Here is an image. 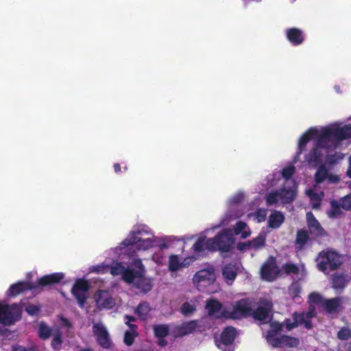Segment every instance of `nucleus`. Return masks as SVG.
<instances>
[{
    "label": "nucleus",
    "mask_w": 351,
    "mask_h": 351,
    "mask_svg": "<svg viewBox=\"0 0 351 351\" xmlns=\"http://www.w3.org/2000/svg\"><path fill=\"white\" fill-rule=\"evenodd\" d=\"M312 139H315L314 147L304 158L309 165H319L315 176L316 182H338L339 176L330 173L323 163L332 165L343 159V154L336 150L342 147L345 141L351 139V123L335 121L325 126L308 128L298 138L296 155L293 160L294 163L299 160L300 155Z\"/></svg>",
    "instance_id": "nucleus-1"
},
{
    "label": "nucleus",
    "mask_w": 351,
    "mask_h": 351,
    "mask_svg": "<svg viewBox=\"0 0 351 351\" xmlns=\"http://www.w3.org/2000/svg\"><path fill=\"white\" fill-rule=\"evenodd\" d=\"M184 240L176 236L157 237L147 225L139 223L134 226L126 238L110 252L118 253L119 256L128 253L134 254L135 250L147 251L154 246L163 250L173 246L176 241Z\"/></svg>",
    "instance_id": "nucleus-2"
},
{
    "label": "nucleus",
    "mask_w": 351,
    "mask_h": 351,
    "mask_svg": "<svg viewBox=\"0 0 351 351\" xmlns=\"http://www.w3.org/2000/svg\"><path fill=\"white\" fill-rule=\"evenodd\" d=\"M295 171V167L289 165L282 171L275 172L267 178L271 186H278L271 190L265 196L266 204L269 206L276 207L291 203L296 197L297 184L291 178Z\"/></svg>",
    "instance_id": "nucleus-3"
},
{
    "label": "nucleus",
    "mask_w": 351,
    "mask_h": 351,
    "mask_svg": "<svg viewBox=\"0 0 351 351\" xmlns=\"http://www.w3.org/2000/svg\"><path fill=\"white\" fill-rule=\"evenodd\" d=\"M127 267L117 264L111 268L112 276H121L124 282L132 285L144 292L149 291L152 287V280L144 276L145 269L141 259L130 257Z\"/></svg>",
    "instance_id": "nucleus-4"
},
{
    "label": "nucleus",
    "mask_w": 351,
    "mask_h": 351,
    "mask_svg": "<svg viewBox=\"0 0 351 351\" xmlns=\"http://www.w3.org/2000/svg\"><path fill=\"white\" fill-rule=\"evenodd\" d=\"M206 230L200 234L197 240L192 246V250L194 252L199 254L206 250L228 252L234 248L236 239L232 229L228 228H223L212 238H207L206 234L213 232L214 230L206 232Z\"/></svg>",
    "instance_id": "nucleus-5"
},
{
    "label": "nucleus",
    "mask_w": 351,
    "mask_h": 351,
    "mask_svg": "<svg viewBox=\"0 0 351 351\" xmlns=\"http://www.w3.org/2000/svg\"><path fill=\"white\" fill-rule=\"evenodd\" d=\"M298 325H303L302 324H296L295 321L293 319H287L283 323H278L276 322H271L269 324V329L266 335L267 342L274 348H296L300 343L298 338L284 335L282 332L285 329L291 330Z\"/></svg>",
    "instance_id": "nucleus-6"
},
{
    "label": "nucleus",
    "mask_w": 351,
    "mask_h": 351,
    "mask_svg": "<svg viewBox=\"0 0 351 351\" xmlns=\"http://www.w3.org/2000/svg\"><path fill=\"white\" fill-rule=\"evenodd\" d=\"M271 306L269 301L264 300L253 311L254 302L250 299H243L229 306V318L238 319L252 315L256 319L267 322L269 319Z\"/></svg>",
    "instance_id": "nucleus-7"
},
{
    "label": "nucleus",
    "mask_w": 351,
    "mask_h": 351,
    "mask_svg": "<svg viewBox=\"0 0 351 351\" xmlns=\"http://www.w3.org/2000/svg\"><path fill=\"white\" fill-rule=\"evenodd\" d=\"M192 283L198 291L213 293L217 291V270L214 265L206 264L197 271L192 278Z\"/></svg>",
    "instance_id": "nucleus-8"
},
{
    "label": "nucleus",
    "mask_w": 351,
    "mask_h": 351,
    "mask_svg": "<svg viewBox=\"0 0 351 351\" xmlns=\"http://www.w3.org/2000/svg\"><path fill=\"white\" fill-rule=\"evenodd\" d=\"M245 197V194L243 191H237L232 195L226 201L227 210L221 216L219 223L207 228L206 232L221 227H225L234 220L241 217L244 213L240 208L239 204L244 200Z\"/></svg>",
    "instance_id": "nucleus-9"
},
{
    "label": "nucleus",
    "mask_w": 351,
    "mask_h": 351,
    "mask_svg": "<svg viewBox=\"0 0 351 351\" xmlns=\"http://www.w3.org/2000/svg\"><path fill=\"white\" fill-rule=\"evenodd\" d=\"M308 302L310 304L308 311L306 313H294L293 319L296 324H302L306 328H311V319L316 315V307L319 305L324 306V300L317 293H312L308 295Z\"/></svg>",
    "instance_id": "nucleus-10"
},
{
    "label": "nucleus",
    "mask_w": 351,
    "mask_h": 351,
    "mask_svg": "<svg viewBox=\"0 0 351 351\" xmlns=\"http://www.w3.org/2000/svg\"><path fill=\"white\" fill-rule=\"evenodd\" d=\"M316 262L319 270L328 274L330 271L337 269L341 265L343 258L334 251H322L316 258Z\"/></svg>",
    "instance_id": "nucleus-11"
},
{
    "label": "nucleus",
    "mask_w": 351,
    "mask_h": 351,
    "mask_svg": "<svg viewBox=\"0 0 351 351\" xmlns=\"http://www.w3.org/2000/svg\"><path fill=\"white\" fill-rule=\"evenodd\" d=\"M118 246L111 248L107 252V258L105 261L101 264L94 265L90 267V271L97 274H106L108 271L111 273V268L117 264H123V262H119L118 260H122L125 256H128L130 258L133 256V254L125 253L119 256L118 253L110 252L113 249L117 248Z\"/></svg>",
    "instance_id": "nucleus-12"
},
{
    "label": "nucleus",
    "mask_w": 351,
    "mask_h": 351,
    "mask_svg": "<svg viewBox=\"0 0 351 351\" xmlns=\"http://www.w3.org/2000/svg\"><path fill=\"white\" fill-rule=\"evenodd\" d=\"M21 312L19 305L16 304L8 305L3 302H0V323L8 325L14 323L20 319Z\"/></svg>",
    "instance_id": "nucleus-13"
},
{
    "label": "nucleus",
    "mask_w": 351,
    "mask_h": 351,
    "mask_svg": "<svg viewBox=\"0 0 351 351\" xmlns=\"http://www.w3.org/2000/svg\"><path fill=\"white\" fill-rule=\"evenodd\" d=\"M88 284L86 281L79 279L74 284L71 292L77 300L79 306L82 308L84 306L86 300L88 298Z\"/></svg>",
    "instance_id": "nucleus-14"
},
{
    "label": "nucleus",
    "mask_w": 351,
    "mask_h": 351,
    "mask_svg": "<svg viewBox=\"0 0 351 351\" xmlns=\"http://www.w3.org/2000/svg\"><path fill=\"white\" fill-rule=\"evenodd\" d=\"M206 308L209 315L216 318L228 319L230 317L228 309L229 306H223L216 300H210L207 301Z\"/></svg>",
    "instance_id": "nucleus-15"
},
{
    "label": "nucleus",
    "mask_w": 351,
    "mask_h": 351,
    "mask_svg": "<svg viewBox=\"0 0 351 351\" xmlns=\"http://www.w3.org/2000/svg\"><path fill=\"white\" fill-rule=\"evenodd\" d=\"M197 258L194 256H189L184 258L178 255L171 254L169 257L168 267L170 271L176 272L183 267H189Z\"/></svg>",
    "instance_id": "nucleus-16"
},
{
    "label": "nucleus",
    "mask_w": 351,
    "mask_h": 351,
    "mask_svg": "<svg viewBox=\"0 0 351 351\" xmlns=\"http://www.w3.org/2000/svg\"><path fill=\"white\" fill-rule=\"evenodd\" d=\"M280 271L276 266V261L273 258L268 259L261 269V275L266 281H273L278 276Z\"/></svg>",
    "instance_id": "nucleus-17"
},
{
    "label": "nucleus",
    "mask_w": 351,
    "mask_h": 351,
    "mask_svg": "<svg viewBox=\"0 0 351 351\" xmlns=\"http://www.w3.org/2000/svg\"><path fill=\"white\" fill-rule=\"evenodd\" d=\"M236 337V330L233 327L226 328L221 335V340L217 344L223 351H234L232 343Z\"/></svg>",
    "instance_id": "nucleus-18"
},
{
    "label": "nucleus",
    "mask_w": 351,
    "mask_h": 351,
    "mask_svg": "<svg viewBox=\"0 0 351 351\" xmlns=\"http://www.w3.org/2000/svg\"><path fill=\"white\" fill-rule=\"evenodd\" d=\"M239 268V264L237 263H231L223 266L221 275L223 280L227 285H232L237 276Z\"/></svg>",
    "instance_id": "nucleus-19"
},
{
    "label": "nucleus",
    "mask_w": 351,
    "mask_h": 351,
    "mask_svg": "<svg viewBox=\"0 0 351 351\" xmlns=\"http://www.w3.org/2000/svg\"><path fill=\"white\" fill-rule=\"evenodd\" d=\"M93 332L97 337L99 344L104 348L110 346L109 334L106 328L101 323H95L93 325Z\"/></svg>",
    "instance_id": "nucleus-20"
},
{
    "label": "nucleus",
    "mask_w": 351,
    "mask_h": 351,
    "mask_svg": "<svg viewBox=\"0 0 351 351\" xmlns=\"http://www.w3.org/2000/svg\"><path fill=\"white\" fill-rule=\"evenodd\" d=\"M96 304L100 309L111 308L114 304V300L112 298L110 293L106 291H99L94 296Z\"/></svg>",
    "instance_id": "nucleus-21"
},
{
    "label": "nucleus",
    "mask_w": 351,
    "mask_h": 351,
    "mask_svg": "<svg viewBox=\"0 0 351 351\" xmlns=\"http://www.w3.org/2000/svg\"><path fill=\"white\" fill-rule=\"evenodd\" d=\"M286 36L287 40L293 45H301L304 40V34L299 28L291 27L286 30Z\"/></svg>",
    "instance_id": "nucleus-22"
},
{
    "label": "nucleus",
    "mask_w": 351,
    "mask_h": 351,
    "mask_svg": "<svg viewBox=\"0 0 351 351\" xmlns=\"http://www.w3.org/2000/svg\"><path fill=\"white\" fill-rule=\"evenodd\" d=\"M285 219L282 213L278 210H271L267 219V228L270 229H278L284 223Z\"/></svg>",
    "instance_id": "nucleus-23"
},
{
    "label": "nucleus",
    "mask_w": 351,
    "mask_h": 351,
    "mask_svg": "<svg viewBox=\"0 0 351 351\" xmlns=\"http://www.w3.org/2000/svg\"><path fill=\"white\" fill-rule=\"evenodd\" d=\"M35 288L36 287H33L28 282H19L10 286V287L7 291V295L9 297H15L27 290L33 289Z\"/></svg>",
    "instance_id": "nucleus-24"
},
{
    "label": "nucleus",
    "mask_w": 351,
    "mask_h": 351,
    "mask_svg": "<svg viewBox=\"0 0 351 351\" xmlns=\"http://www.w3.org/2000/svg\"><path fill=\"white\" fill-rule=\"evenodd\" d=\"M64 278V274L62 272L45 275L38 280V286H46L54 283H58Z\"/></svg>",
    "instance_id": "nucleus-25"
},
{
    "label": "nucleus",
    "mask_w": 351,
    "mask_h": 351,
    "mask_svg": "<svg viewBox=\"0 0 351 351\" xmlns=\"http://www.w3.org/2000/svg\"><path fill=\"white\" fill-rule=\"evenodd\" d=\"M343 301L342 298L324 300V306L328 313H337L342 309Z\"/></svg>",
    "instance_id": "nucleus-26"
},
{
    "label": "nucleus",
    "mask_w": 351,
    "mask_h": 351,
    "mask_svg": "<svg viewBox=\"0 0 351 351\" xmlns=\"http://www.w3.org/2000/svg\"><path fill=\"white\" fill-rule=\"evenodd\" d=\"M234 235H240L241 238L244 239L249 237L252 234V230L248 225L242 221H238L232 230Z\"/></svg>",
    "instance_id": "nucleus-27"
},
{
    "label": "nucleus",
    "mask_w": 351,
    "mask_h": 351,
    "mask_svg": "<svg viewBox=\"0 0 351 351\" xmlns=\"http://www.w3.org/2000/svg\"><path fill=\"white\" fill-rule=\"evenodd\" d=\"M306 194L309 197L313 208H318L324 197V193L322 191H319L315 186L313 189L308 190L306 191Z\"/></svg>",
    "instance_id": "nucleus-28"
},
{
    "label": "nucleus",
    "mask_w": 351,
    "mask_h": 351,
    "mask_svg": "<svg viewBox=\"0 0 351 351\" xmlns=\"http://www.w3.org/2000/svg\"><path fill=\"white\" fill-rule=\"evenodd\" d=\"M306 220L308 229L311 234L319 235L322 233V228L311 213H306Z\"/></svg>",
    "instance_id": "nucleus-29"
},
{
    "label": "nucleus",
    "mask_w": 351,
    "mask_h": 351,
    "mask_svg": "<svg viewBox=\"0 0 351 351\" xmlns=\"http://www.w3.org/2000/svg\"><path fill=\"white\" fill-rule=\"evenodd\" d=\"M282 270L290 275H296L300 280L305 276V270L303 265L296 266L292 263H287L283 265Z\"/></svg>",
    "instance_id": "nucleus-30"
},
{
    "label": "nucleus",
    "mask_w": 351,
    "mask_h": 351,
    "mask_svg": "<svg viewBox=\"0 0 351 351\" xmlns=\"http://www.w3.org/2000/svg\"><path fill=\"white\" fill-rule=\"evenodd\" d=\"M125 319L127 320L125 322V323L130 328V330L125 332V337H124V342L128 346H130L132 343V342H133V341L134 339V337L136 335V332L135 329H134L135 326L134 325H132V324H129V322L134 321V318L133 317H130V316L126 315L125 316Z\"/></svg>",
    "instance_id": "nucleus-31"
},
{
    "label": "nucleus",
    "mask_w": 351,
    "mask_h": 351,
    "mask_svg": "<svg viewBox=\"0 0 351 351\" xmlns=\"http://www.w3.org/2000/svg\"><path fill=\"white\" fill-rule=\"evenodd\" d=\"M154 332L157 337H159L158 343L160 346H165L167 344V341L162 338L167 335L169 332V328L166 325H158L155 326Z\"/></svg>",
    "instance_id": "nucleus-32"
},
{
    "label": "nucleus",
    "mask_w": 351,
    "mask_h": 351,
    "mask_svg": "<svg viewBox=\"0 0 351 351\" xmlns=\"http://www.w3.org/2000/svg\"><path fill=\"white\" fill-rule=\"evenodd\" d=\"M266 240V232H261L256 238L248 241L250 248L252 250H258L264 247Z\"/></svg>",
    "instance_id": "nucleus-33"
},
{
    "label": "nucleus",
    "mask_w": 351,
    "mask_h": 351,
    "mask_svg": "<svg viewBox=\"0 0 351 351\" xmlns=\"http://www.w3.org/2000/svg\"><path fill=\"white\" fill-rule=\"evenodd\" d=\"M350 280L348 275L337 274L333 276L332 284L335 289H343Z\"/></svg>",
    "instance_id": "nucleus-34"
},
{
    "label": "nucleus",
    "mask_w": 351,
    "mask_h": 351,
    "mask_svg": "<svg viewBox=\"0 0 351 351\" xmlns=\"http://www.w3.org/2000/svg\"><path fill=\"white\" fill-rule=\"evenodd\" d=\"M267 215V210L266 208H258L254 213H250L247 215L248 218L253 217L254 220L257 223H261L265 221Z\"/></svg>",
    "instance_id": "nucleus-35"
},
{
    "label": "nucleus",
    "mask_w": 351,
    "mask_h": 351,
    "mask_svg": "<svg viewBox=\"0 0 351 351\" xmlns=\"http://www.w3.org/2000/svg\"><path fill=\"white\" fill-rule=\"evenodd\" d=\"M301 292V287L298 282L292 283L288 288L287 294V297L290 299L296 300L300 298Z\"/></svg>",
    "instance_id": "nucleus-36"
},
{
    "label": "nucleus",
    "mask_w": 351,
    "mask_h": 351,
    "mask_svg": "<svg viewBox=\"0 0 351 351\" xmlns=\"http://www.w3.org/2000/svg\"><path fill=\"white\" fill-rule=\"evenodd\" d=\"M197 303L196 300L184 302L181 308V312L184 315L192 314L196 310Z\"/></svg>",
    "instance_id": "nucleus-37"
},
{
    "label": "nucleus",
    "mask_w": 351,
    "mask_h": 351,
    "mask_svg": "<svg viewBox=\"0 0 351 351\" xmlns=\"http://www.w3.org/2000/svg\"><path fill=\"white\" fill-rule=\"evenodd\" d=\"M197 324L195 321H191L183 323L180 327V333L185 335L191 333L197 327Z\"/></svg>",
    "instance_id": "nucleus-38"
},
{
    "label": "nucleus",
    "mask_w": 351,
    "mask_h": 351,
    "mask_svg": "<svg viewBox=\"0 0 351 351\" xmlns=\"http://www.w3.org/2000/svg\"><path fill=\"white\" fill-rule=\"evenodd\" d=\"M150 311V308L148 304L143 302L140 304L135 311L136 314L141 319H145Z\"/></svg>",
    "instance_id": "nucleus-39"
},
{
    "label": "nucleus",
    "mask_w": 351,
    "mask_h": 351,
    "mask_svg": "<svg viewBox=\"0 0 351 351\" xmlns=\"http://www.w3.org/2000/svg\"><path fill=\"white\" fill-rule=\"evenodd\" d=\"M38 334L40 338L44 339H48L51 334V330L45 323H40L38 325Z\"/></svg>",
    "instance_id": "nucleus-40"
},
{
    "label": "nucleus",
    "mask_w": 351,
    "mask_h": 351,
    "mask_svg": "<svg viewBox=\"0 0 351 351\" xmlns=\"http://www.w3.org/2000/svg\"><path fill=\"white\" fill-rule=\"evenodd\" d=\"M330 204L331 208L328 211V215L330 218L337 217L341 214V204H339L337 201H332Z\"/></svg>",
    "instance_id": "nucleus-41"
},
{
    "label": "nucleus",
    "mask_w": 351,
    "mask_h": 351,
    "mask_svg": "<svg viewBox=\"0 0 351 351\" xmlns=\"http://www.w3.org/2000/svg\"><path fill=\"white\" fill-rule=\"evenodd\" d=\"M308 240V234L306 231L301 230L298 232L296 244L299 247H302Z\"/></svg>",
    "instance_id": "nucleus-42"
},
{
    "label": "nucleus",
    "mask_w": 351,
    "mask_h": 351,
    "mask_svg": "<svg viewBox=\"0 0 351 351\" xmlns=\"http://www.w3.org/2000/svg\"><path fill=\"white\" fill-rule=\"evenodd\" d=\"M152 259L156 264L162 265L165 259V253L162 252V250H159L152 254Z\"/></svg>",
    "instance_id": "nucleus-43"
},
{
    "label": "nucleus",
    "mask_w": 351,
    "mask_h": 351,
    "mask_svg": "<svg viewBox=\"0 0 351 351\" xmlns=\"http://www.w3.org/2000/svg\"><path fill=\"white\" fill-rule=\"evenodd\" d=\"M337 336L341 340H347L351 337V330L348 327H343L339 331Z\"/></svg>",
    "instance_id": "nucleus-44"
},
{
    "label": "nucleus",
    "mask_w": 351,
    "mask_h": 351,
    "mask_svg": "<svg viewBox=\"0 0 351 351\" xmlns=\"http://www.w3.org/2000/svg\"><path fill=\"white\" fill-rule=\"evenodd\" d=\"M341 207L345 210H351V195H348L340 199Z\"/></svg>",
    "instance_id": "nucleus-45"
},
{
    "label": "nucleus",
    "mask_w": 351,
    "mask_h": 351,
    "mask_svg": "<svg viewBox=\"0 0 351 351\" xmlns=\"http://www.w3.org/2000/svg\"><path fill=\"white\" fill-rule=\"evenodd\" d=\"M62 345V339H61V335L60 333L54 334L53 340L51 342L52 347L58 350L60 348Z\"/></svg>",
    "instance_id": "nucleus-46"
},
{
    "label": "nucleus",
    "mask_w": 351,
    "mask_h": 351,
    "mask_svg": "<svg viewBox=\"0 0 351 351\" xmlns=\"http://www.w3.org/2000/svg\"><path fill=\"white\" fill-rule=\"evenodd\" d=\"M25 311L29 315H34L38 313L39 307L36 305L29 304L25 307Z\"/></svg>",
    "instance_id": "nucleus-47"
},
{
    "label": "nucleus",
    "mask_w": 351,
    "mask_h": 351,
    "mask_svg": "<svg viewBox=\"0 0 351 351\" xmlns=\"http://www.w3.org/2000/svg\"><path fill=\"white\" fill-rule=\"evenodd\" d=\"M237 249L240 251L250 250L249 242H240L237 244Z\"/></svg>",
    "instance_id": "nucleus-48"
},
{
    "label": "nucleus",
    "mask_w": 351,
    "mask_h": 351,
    "mask_svg": "<svg viewBox=\"0 0 351 351\" xmlns=\"http://www.w3.org/2000/svg\"><path fill=\"white\" fill-rule=\"evenodd\" d=\"M60 325L64 327L70 328L71 327V323L69 321L64 317L60 318Z\"/></svg>",
    "instance_id": "nucleus-49"
},
{
    "label": "nucleus",
    "mask_w": 351,
    "mask_h": 351,
    "mask_svg": "<svg viewBox=\"0 0 351 351\" xmlns=\"http://www.w3.org/2000/svg\"><path fill=\"white\" fill-rule=\"evenodd\" d=\"M12 351H29V350L26 349L25 347L19 346V345H16L12 347Z\"/></svg>",
    "instance_id": "nucleus-50"
},
{
    "label": "nucleus",
    "mask_w": 351,
    "mask_h": 351,
    "mask_svg": "<svg viewBox=\"0 0 351 351\" xmlns=\"http://www.w3.org/2000/svg\"><path fill=\"white\" fill-rule=\"evenodd\" d=\"M347 176L351 178V156L349 158V167L347 171ZM350 187L351 188V182L350 183Z\"/></svg>",
    "instance_id": "nucleus-51"
},
{
    "label": "nucleus",
    "mask_w": 351,
    "mask_h": 351,
    "mask_svg": "<svg viewBox=\"0 0 351 351\" xmlns=\"http://www.w3.org/2000/svg\"><path fill=\"white\" fill-rule=\"evenodd\" d=\"M114 171L116 173H118L121 171V167H120V165L119 163H115L114 165Z\"/></svg>",
    "instance_id": "nucleus-52"
},
{
    "label": "nucleus",
    "mask_w": 351,
    "mask_h": 351,
    "mask_svg": "<svg viewBox=\"0 0 351 351\" xmlns=\"http://www.w3.org/2000/svg\"><path fill=\"white\" fill-rule=\"evenodd\" d=\"M335 89L336 90L337 93H341V91L340 90V87L339 86H335Z\"/></svg>",
    "instance_id": "nucleus-53"
},
{
    "label": "nucleus",
    "mask_w": 351,
    "mask_h": 351,
    "mask_svg": "<svg viewBox=\"0 0 351 351\" xmlns=\"http://www.w3.org/2000/svg\"><path fill=\"white\" fill-rule=\"evenodd\" d=\"M82 351H93V350H91L90 349H84V350H82Z\"/></svg>",
    "instance_id": "nucleus-54"
},
{
    "label": "nucleus",
    "mask_w": 351,
    "mask_h": 351,
    "mask_svg": "<svg viewBox=\"0 0 351 351\" xmlns=\"http://www.w3.org/2000/svg\"><path fill=\"white\" fill-rule=\"evenodd\" d=\"M349 120H351V117L348 119Z\"/></svg>",
    "instance_id": "nucleus-55"
}]
</instances>
